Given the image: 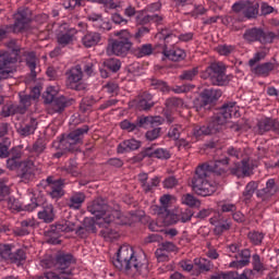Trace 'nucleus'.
<instances>
[{"mask_svg": "<svg viewBox=\"0 0 279 279\" xmlns=\"http://www.w3.org/2000/svg\"><path fill=\"white\" fill-rule=\"evenodd\" d=\"M66 81L65 86L70 88V90H84V84L82 80H84V72L80 65H75L66 71Z\"/></svg>", "mask_w": 279, "mask_h": 279, "instance_id": "obj_15", "label": "nucleus"}, {"mask_svg": "<svg viewBox=\"0 0 279 279\" xmlns=\"http://www.w3.org/2000/svg\"><path fill=\"white\" fill-rule=\"evenodd\" d=\"M32 100H34L32 95H20V105H17V108L24 110L25 114L29 106H32Z\"/></svg>", "mask_w": 279, "mask_h": 279, "instance_id": "obj_54", "label": "nucleus"}, {"mask_svg": "<svg viewBox=\"0 0 279 279\" xmlns=\"http://www.w3.org/2000/svg\"><path fill=\"white\" fill-rule=\"evenodd\" d=\"M181 203L184 204L185 206H189L190 208H195L201 206V202L199 199H197L195 196H193L192 194H184L181 197Z\"/></svg>", "mask_w": 279, "mask_h": 279, "instance_id": "obj_46", "label": "nucleus"}, {"mask_svg": "<svg viewBox=\"0 0 279 279\" xmlns=\"http://www.w3.org/2000/svg\"><path fill=\"white\" fill-rule=\"evenodd\" d=\"M102 65L105 69H108V71H111V73H119V71H121V60L116 58L106 59Z\"/></svg>", "mask_w": 279, "mask_h": 279, "instance_id": "obj_42", "label": "nucleus"}, {"mask_svg": "<svg viewBox=\"0 0 279 279\" xmlns=\"http://www.w3.org/2000/svg\"><path fill=\"white\" fill-rule=\"evenodd\" d=\"M151 32V27L149 26H137V29L134 35H132V38L136 40V43H141L142 38H145L147 34Z\"/></svg>", "mask_w": 279, "mask_h": 279, "instance_id": "obj_52", "label": "nucleus"}, {"mask_svg": "<svg viewBox=\"0 0 279 279\" xmlns=\"http://www.w3.org/2000/svg\"><path fill=\"white\" fill-rule=\"evenodd\" d=\"M56 95L58 92L53 87H48L44 94L45 104H50L49 114H62V111L69 108V99L64 96L56 97Z\"/></svg>", "mask_w": 279, "mask_h": 279, "instance_id": "obj_9", "label": "nucleus"}, {"mask_svg": "<svg viewBox=\"0 0 279 279\" xmlns=\"http://www.w3.org/2000/svg\"><path fill=\"white\" fill-rule=\"evenodd\" d=\"M278 191H279V186H278V183H276V179H269L266 182V186L262 190H258L256 195L257 197H259L265 202L266 199H269V197H274V195H276Z\"/></svg>", "mask_w": 279, "mask_h": 279, "instance_id": "obj_27", "label": "nucleus"}, {"mask_svg": "<svg viewBox=\"0 0 279 279\" xmlns=\"http://www.w3.org/2000/svg\"><path fill=\"white\" fill-rule=\"evenodd\" d=\"M202 80H208L211 86H228L230 76L226 74L223 63L214 62L201 72Z\"/></svg>", "mask_w": 279, "mask_h": 279, "instance_id": "obj_8", "label": "nucleus"}, {"mask_svg": "<svg viewBox=\"0 0 279 279\" xmlns=\"http://www.w3.org/2000/svg\"><path fill=\"white\" fill-rule=\"evenodd\" d=\"M118 39H111L107 46V56H118L119 58H125L128 52L132 53V34L128 29L117 31L113 33Z\"/></svg>", "mask_w": 279, "mask_h": 279, "instance_id": "obj_5", "label": "nucleus"}, {"mask_svg": "<svg viewBox=\"0 0 279 279\" xmlns=\"http://www.w3.org/2000/svg\"><path fill=\"white\" fill-rule=\"evenodd\" d=\"M45 149H47V143L43 138H37L33 144L32 154H36L37 158L40 154H45Z\"/></svg>", "mask_w": 279, "mask_h": 279, "instance_id": "obj_49", "label": "nucleus"}, {"mask_svg": "<svg viewBox=\"0 0 279 279\" xmlns=\"http://www.w3.org/2000/svg\"><path fill=\"white\" fill-rule=\"evenodd\" d=\"M219 124L216 123V121L213 119V117L209 119L208 125L203 126H194L193 134L196 138H199V136H208L209 134H217V132H220Z\"/></svg>", "mask_w": 279, "mask_h": 279, "instance_id": "obj_24", "label": "nucleus"}, {"mask_svg": "<svg viewBox=\"0 0 279 279\" xmlns=\"http://www.w3.org/2000/svg\"><path fill=\"white\" fill-rule=\"evenodd\" d=\"M75 234L80 236V239H88L90 234L97 232V227L95 226V219L85 218L83 220L82 226L77 227L75 225Z\"/></svg>", "mask_w": 279, "mask_h": 279, "instance_id": "obj_22", "label": "nucleus"}, {"mask_svg": "<svg viewBox=\"0 0 279 279\" xmlns=\"http://www.w3.org/2000/svg\"><path fill=\"white\" fill-rule=\"evenodd\" d=\"M116 269L124 271L131 278H146L149 276V260L147 258H138L134 255V248L130 245H122L118 253L117 258L112 262Z\"/></svg>", "mask_w": 279, "mask_h": 279, "instance_id": "obj_3", "label": "nucleus"}, {"mask_svg": "<svg viewBox=\"0 0 279 279\" xmlns=\"http://www.w3.org/2000/svg\"><path fill=\"white\" fill-rule=\"evenodd\" d=\"M0 114L5 119L12 117V114H25V109L19 108V105H4Z\"/></svg>", "mask_w": 279, "mask_h": 279, "instance_id": "obj_39", "label": "nucleus"}, {"mask_svg": "<svg viewBox=\"0 0 279 279\" xmlns=\"http://www.w3.org/2000/svg\"><path fill=\"white\" fill-rule=\"evenodd\" d=\"M0 256L4 260H10L12 259V245L11 244H3L0 246Z\"/></svg>", "mask_w": 279, "mask_h": 279, "instance_id": "obj_56", "label": "nucleus"}, {"mask_svg": "<svg viewBox=\"0 0 279 279\" xmlns=\"http://www.w3.org/2000/svg\"><path fill=\"white\" fill-rule=\"evenodd\" d=\"M209 223L214 226V234L216 236H221L223 232H228L232 228V221L226 218L223 214L218 213L209 219Z\"/></svg>", "mask_w": 279, "mask_h": 279, "instance_id": "obj_19", "label": "nucleus"}, {"mask_svg": "<svg viewBox=\"0 0 279 279\" xmlns=\"http://www.w3.org/2000/svg\"><path fill=\"white\" fill-rule=\"evenodd\" d=\"M180 134H182V125L180 124H173L168 132L169 138H172L173 141H178Z\"/></svg>", "mask_w": 279, "mask_h": 279, "instance_id": "obj_58", "label": "nucleus"}, {"mask_svg": "<svg viewBox=\"0 0 279 279\" xmlns=\"http://www.w3.org/2000/svg\"><path fill=\"white\" fill-rule=\"evenodd\" d=\"M252 73L257 77H269L272 71H276V63L274 62H265L262 64H257L251 69Z\"/></svg>", "mask_w": 279, "mask_h": 279, "instance_id": "obj_28", "label": "nucleus"}, {"mask_svg": "<svg viewBox=\"0 0 279 279\" xmlns=\"http://www.w3.org/2000/svg\"><path fill=\"white\" fill-rule=\"evenodd\" d=\"M160 35L162 36L166 44L169 43V38H175V35H173V33L168 29H162ZM166 44L162 49L165 58L171 60L172 62H181V60H184V58H186V52H184V50L180 48L169 49L167 48Z\"/></svg>", "mask_w": 279, "mask_h": 279, "instance_id": "obj_13", "label": "nucleus"}, {"mask_svg": "<svg viewBox=\"0 0 279 279\" xmlns=\"http://www.w3.org/2000/svg\"><path fill=\"white\" fill-rule=\"evenodd\" d=\"M197 75H199V68L195 66L190 70H184L179 76V80H181L182 82H193V80H195Z\"/></svg>", "mask_w": 279, "mask_h": 279, "instance_id": "obj_44", "label": "nucleus"}, {"mask_svg": "<svg viewBox=\"0 0 279 279\" xmlns=\"http://www.w3.org/2000/svg\"><path fill=\"white\" fill-rule=\"evenodd\" d=\"M38 219L44 223H51L56 219V211L52 204L44 205L43 209L38 211Z\"/></svg>", "mask_w": 279, "mask_h": 279, "instance_id": "obj_34", "label": "nucleus"}, {"mask_svg": "<svg viewBox=\"0 0 279 279\" xmlns=\"http://www.w3.org/2000/svg\"><path fill=\"white\" fill-rule=\"evenodd\" d=\"M97 101H99V99H96L95 96L84 97L81 102L82 112H88V110H90V108H93Z\"/></svg>", "mask_w": 279, "mask_h": 279, "instance_id": "obj_48", "label": "nucleus"}, {"mask_svg": "<svg viewBox=\"0 0 279 279\" xmlns=\"http://www.w3.org/2000/svg\"><path fill=\"white\" fill-rule=\"evenodd\" d=\"M159 250L169 254L171 252H178V246L173 242L166 241L159 244Z\"/></svg>", "mask_w": 279, "mask_h": 279, "instance_id": "obj_62", "label": "nucleus"}, {"mask_svg": "<svg viewBox=\"0 0 279 279\" xmlns=\"http://www.w3.org/2000/svg\"><path fill=\"white\" fill-rule=\"evenodd\" d=\"M156 106L154 95L149 92H142L136 97V108L140 111L149 112Z\"/></svg>", "mask_w": 279, "mask_h": 279, "instance_id": "obj_21", "label": "nucleus"}, {"mask_svg": "<svg viewBox=\"0 0 279 279\" xmlns=\"http://www.w3.org/2000/svg\"><path fill=\"white\" fill-rule=\"evenodd\" d=\"M121 130H126V132H135V130H138V126L136 125L135 122H130V120H123L120 123Z\"/></svg>", "mask_w": 279, "mask_h": 279, "instance_id": "obj_64", "label": "nucleus"}, {"mask_svg": "<svg viewBox=\"0 0 279 279\" xmlns=\"http://www.w3.org/2000/svg\"><path fill=\"white\" fill-rule=\"evenodd\" d=\"M223 92L221 89L205 88L201 92L199 97L194 100L196 108H206V106H215L221 99Z\"/></svg>", "mask_w": 279, "mask_h": 279, "instance_id": "obj_12", "label": "nucleus"}, {"mask_svg": "<svg viewBox=\"0 0 279 279\" xmlns=\"http://www.w3.org/2000/svg\"><path fill=\"white\" fill-rule=\"evenodd\" d=\"M7 206L10 210H23V205H21V202L14 197H9L7 199Z\"/></svg>", "mask_w": 279, "mask_h": 279, "instance_id": "obj_61", "label": "nucleus"}, {"mask_svg": "<svg viewBox=\"0 0 279 279\" xmlns=\"http://www.w3.org/2000/svg\"><path fill=\"white\" fill-rule=\"evenodd\" d=\"M235 102H227L225 104L218 112L214 113L211 116L213 120L216 121L217 125L220 130H222L223 125L228 123V114H230V111L232 110L231 107H234Z\"/></svg>", "mask_w": 279, "mask_h": 279, "instance_id": "obj_26", "label": "nucleus"}, {"mask_svg": "<svg viewBox=\"0 0 279 279\" xmlns=\"http://www.w3.org/2000/svg\"><path fill=\"white\" fill-rule=\"evenodd\" d=\"M45 189L52 199L64 197V180L62 179L56 180L53 177H48Z\"/></svg>", "mask_w": 279, "mask_h": 279, "instance_id": "obj_18", "label": "nucleus"}, {"mask_svg": "<svg viewBox=\"0 0 279 279\" xmlns=\"http://www.w3.org/2000/svg\"><path fill=\"white\" fill-rule=\"evenodd\" d=\"M21 178L26 182H31L36 178V174L43 173V165L36 162L32 158H27L22 161Z\"/></svg>", "mask_w": 279, "mask_h": 279, "instance_id": "obj_16", "label": "nucleus"}, {"mask_svg": "<svg viewBox=\"0 0 279 279\" xmlns=\"http://www.w3.org/2000/svg\"><path fill=\"white\" fill-rule=\"evenodd\" d=\"M90 128L83 125L81 128L71 131L68 135H62L59 142L53 143L54 149H63L64 151H77L78 145L84 143V136L88 134Z\"/></svg>", "mask_w": 279, "mask_h": 279, "instance_id": "obj_6", "label": "nucleus"}, {"mask_svg": "<svg viewBox=\"0 0 279 279\" xmlns=\"http://www.w3.org/2000/svg\"><path fill=\"white\" fill-rule=\"evenodd\" d=\"M65 218H62L56 225L50 226L49 230L45 232L46 242L50 245H60V236L62 232H75V220L71 217V213L64 211Z\"/></svg>", "mask_w": 279, "mask_h": 279, "instance_id": "obj_7", "label": "nucleus"}, {"mask_svg": "<svg viewBox=\"0 0 279 279\" xmlns=\"http://www.w3.org/2000/svg\"><path fill=\"white\" fill-rule=\"evenodd\" d=\"M160 132H162L161 128H155L146 132L145 138L147 141H156V138H160Z\"/></svg>", "mask_w": 279, "mask_h": 279, "instance_id": "obj_63", "label": "nucleus"}, {"mask_svg": "<svg viewBox=\"0 0 279 279\" xmlns=\"http://www.w3.org/2000/svg\"><path fill=\"white\" fill-rule=\"evenodd\" d=\"M38 128V120H36L33 117H29L28 119H26V122L24 125H21L17 129V133L20 134V136H32V134H34V132H36Z\"/></svg>", "mask_w": 279, "mask_h": 279, "instance_id": "obj_31", "label": "nucleus"}, {"mask_svg": "<svg viewBox=\"0 0 279 279\" xmlns=\"http://www.w3.org/2000/svg\"><path fill=\"white\" fill-rule=\"evenodd\" d=\"M88 213L92 215H95L101 221L104 217H108L110 215V211L108 210V204H106V201L102 198H96L94 199L88 206H87Z\"/></svg>", "mask_w": 279, "mask_h": 279, "instance_id": "obj_20", "label": "nucleus"}, {"mask_svg": "<svg viewBox=\"0 0 279 279\" xmlns=\"http://www.w3.org/2000/svg\"><path fill=\"white\" fill-rule=\"evenodd\" d=\"M156 121V119H154V117L151 116H142V117H138L136 120H135V123L137 125V130L140 128H147V125H154V122Z\"/></svg>", "mask_w": 279, "mask_h": 279, "instance_id": "obj_53", "label": "nucleus"}, {"mask_svg": "<svg viewBox=\"0 0 279 279\" xmlns=\"http://www.w3.org/2000/svg\"><path fill=\"white\" fill-rule=\"evenodd\" d=\"M71 274H73L72 270H64V271L59 270V272L49 271L45 274L44 279H71L69 278Z\"/></svg>", "mask_w": 279, "mask_h": 279, "instance_id": "obj_47", "label": "nucleus"}, {"mask_svg": "<svg viewBox=\"0 0 279 279\" xmlns=\"http://www.w3.org/2000/svg\"><path fill=\"white\" fill-rule=\"evenodd\" d=\"M265 58H267V53L265 51L256 52L254 57L248 60V66L253 69L254 66H256V64H258V62L265 60Z\"/></svg>", "mask_w": 279, "mask_h": 279, "instance_id": "obj_59", "label": "nucleus"}, {"mask_svg": "<svg viewBox=\"0 0 279 279\" xmlns=\"http://www.w3.org/2000/svg\"><path fill=\"white\" fill-rule=\"evenodd\" d=\"M86 202V194L83 192H74L66 201L65 204L72 210H80L82 208V204Z\"/></svg>", "mask_w": 279, "mask_h": 279, "instance_id": "obj_30", "label": "nucleus"}, {"mask_svg": "<svg viewBox=\"0 0 279 279\" xmlns=\"http://www.w3.org/2000/svg\"><path fill=\"white\" fill-rule=\"evenodd\" d=\"M243 38L246 43H260V45H271L276 38V33L266 32L263 27H252L244 32Z\"/></svg>", "mask_w": 279, "mask_h": 279, "instance_id": "obj_10", "label": "nucleus"}, {"mask_svg": "<svg viewBox=\"0 0 279 279\" xmlns=\"http://www.w3.org/2000/svg\"><path fill=\"white\" fill-rule=\"evenodd\" d=\"M27 258V253L24 248H17L14 253L11 254L10 263H23Z\"/></svg>", "mask_w": 279, "mask_h": 279, "instance_id": "obj_55", "label": "nucleus"}, {"mask_svg": "<svg viewBox=\"0 0 279 279\" xmlns=\"http://www.w3.org/2000/svg\"><path fill=\"white\" fill-rule=\"evenodd\" d=\"M77 66L81 68V71H83V77L86 75V77H92V75L95 74V62L86 59L85 61H82Z\"/></svg>", "mask_w": 279, "mask_h": 279, "instance_id": "obj_41", "label": "nucleus"}, {"mask_svg": "<svg viewBox=\"0 0 279 279\" xmlns=\"http://www.w3.org/2000/svg\"><path fill=\"white\" fill-rule=\"evenodd\" d=\"M136 149H141V141L131 138L121 142L117 147V153L128 154L130 151H136Z\"/></svg>", "mask_w": 279, "mask_h": 279, "instance_id": "obj_32", "label": "nucleus"}, {"mask_svg": "<svg viewBox=\"0 0 279 279\" xmlns=\"http://www.w3.org/2000/svg\"><path fill=\"white\" fill-rule=\"evenodd\" d=\"M7 47L10 51L0 52V82L1 80H8V77L16 72L14 64L19 60L21 61L23 57L26 58V66L31 71V76L33 80L36 78L38 75V58L36 57V52H29L25 48H21L15 39L10 40Z\"/></svg>", "mask_w": 279, "mask_h": 279, "instance_id": "obj_2", "label": "nucleus"}, {"mask_svg": "<svg viewBox=\"0 0 279 279\" xmlns=\"http://www.w3.org/2000/svg\"><path fill=\"white\" fill-rule=\"evenodd\" d=\"M131 53L135 58H147L154 53V46L151 44H144L138 47L132 46Z\"/></svg>", "mask_w": 279, "mask_h": 279, "instance_id": "obj_36", "label": "nucleus"}, {"mask_svg": "<svg viewBox=\"0 0 279 279\" xmlns=\"http://www.w3.org/2000/svg\"><path fill=\"white\" fill-rule=\"evenodd\" d=\"M160 184V178L155 177L151 179L150 183L149 182H145L142 185V189L145 193H151V191L154 190V187L158 186Z\"/></svg>", "mask_w": 279, "mask_h": 279, "instance_id": "obj_57", "label": "nucleus"}, {"mask_svg": "<svg viewBox=\"0 0 279 279\" xmlns=\"http://www.w3.org/2000/svg\"><path fill=\"white\" fill-rule=\"evenodd\" d=\"M102 37L98 32H87L82 37V45L85 49H90L92 47H97L101 43Z\"/></svg>", "mask_w": 279, "mask_h": 279, "instance_id": "obj_29", "label": "nucleus"}, {"mask_svg": "<svg viewBox=\"0 0 279 279\" xmlns=\"http://www.w3.org/2000/svg\"><path fill=\"white\" fill-rule=\"evenodd\" d=\"M236 47L233 45H220L217 47V51L220 56H230V53H234Z\"/></svg>", "mask_w": 279, "mask_h": 279, "instance_id": "obj_60", "label": "nucleus"}, {"mask_svg": "<svg viewBox=\"0 0 279 279\" xmlns=\"http://www.w3.org/2000/svg\"><path fill=\"white\" fill-rule=\"evenodd\" d=\"M76 259L75 257H73V254H59L56 257V270L57 271H71V269H69L72 265H75Z\"/></svg>", "mask_w": 279, "mask_h": 279, "instance_id": "obj_25", "label": "nucleus"}, {"mask_svg": "<svg viewBox=\"0 0 279 279\" xmlns=\"http://www.w3.org/2000/svg\"><path fill=\"white\" fill-rule=\"evenodd\" d=\"M257 189H258V182L256 181H250L246 184L242 193V199L243 202H245V204H247L252 199V197H254V193H256Z\"/></svg>", "mask_w": 279, "mask_h": 279, "instance_id": "obj_37", "label": "nucleus"}, {"mask_svg": "<svg viewBox=\"0 0 279 279\" xmlns=\"http://www.w3.org/2000/svg\"><path fill=\"white\" fill-rule=\"evenodd\" d=\"M222 279H254V270L246 268L242 274L239 271H222Z\"/></svg>", "mask_w": 279, "mask_h": 279, "instance_id": "obj_35", "label": "nucleus"}, {"mask_svg": "<svg viewBox=\"0 0 279 279\" xmlns=\"http://www.w3.org/2000/svg\"><path fill=\"white\" fill-rule=\"evenodd\" d=\"M165 106L169 110H175V108H182L184 106V100L182 98L171 97L166 99Z\"/></svg>", "mask_w": 279, "mask_h": 279, "instance_id": "obj_51", "label": "nucleus"}, {"mask_svg": "<svg viewBox=\"0 0 279 279\" xmlns=\"http://www.w3.org/2000/svg\"><path fill=\"white\" fill-rule=\"evenodd\" d=\"M276 119L265 118L257 123L258 134H265V132H274V124Z\"/></svg>", "mask_w": 279, "mask_h": 279, "instance_id": "obj_40", "label": "nucleus"}, {"mask_svg": "<svg viewBox=\"0 0 279 279\" xmlns=\"http://www.w3.org/2000/svg\"><path fill=\"white\" fill-rule=\"evenodd\" d=\"M165 17L160 14H147L144 11L137 12L135 16L136 27H149V23H162Z\"/></svg>", "mask_w": 279, "mask_h": 279, "instance_id": "obj_23", "label": "nucleus"}, {"mask_svg": "<svg viewBox=\"0 0 279 279\" xmlns=\"http://www.w3.org/2000/svg\"><path fill=\"white\" fill-rule=\"evenodd\" d=\"M77 29L69 27V24H61L56 34L57 44L59 47H70L77 40Z\"/></svg>", "mask_w": 279, "mask_h": 279, "instance_id": "obj_14", "label": "nucleus"}, {"mask_svg": "<svg viewBox=\"0 0 279 279\" xmlns=\"http://www.w3.org/2000/svg\"><path fill=\"white\" fill-rule=\"evenodd\" d=\"M29 23H32V11L28 8H20L14 14V34H21Z\"/></svg>", "mask_w": 279, "mask_h": 279, "instance_id": "obj_17", "label": "nucleus"}, {"mask_svg": "<svg viewBox=\"0 0 279 279\" xmlns=\"http://www.w3.org/2000/svg\"><path fill=\"white\" fill-rule=\"evenodd\" d=\"M252 258L253 269H251V271L254 272V278H256V274H263V271H265V264H263L260 255L258 254H254Z\"/></svg>", "mask_w": 279, "mask_h": 279, "instance_id": "obj_45", "label": "nucleus"}, {"mask_svg": "<svg viewBox=\"0 0 279 279\" xmlns=\"http://www.w3.org/2000/svg\"><path fill=\"white\" fill-rule=\"evenodd\" d=\"M247 239L252 243V245H262L263 239H265V233L259 231H251L247 234Z\"/></svg>", "mask_w": 279, "mask_h": 279, "instance_id": "obj_50", "label": "nucleus"}, {"mask_svg": "<svg viewBox=\"0 0 279 279\" xmlns=\"http://www.w3.org/2000/svg\"><path fill=\"white\" fill-rule=\"evenodd\" d=\"M228 165H230V157L198 165L191 179L190 186L192 191L196 193V195H201V197L215 195V193H217V184L210 182L208 178H210L211 173L219 178H226L228 171H230Z\"/></svg>", "mask_w": 279, "mask_h": 279, "instance_id": "obj_1", "label": "nucleus"}, {"mask_svg": "<svg viewBox=\"0 0 279 279\" xmlns=\"http://www.w3.org/2000/svg\"><path fill=\"white\" fill-rule=\"evenodd\" d=\"M232 10L239 14L242 12L245 19H258L260 14V4L256 1L240 0L232 5Z\"/></svg>", "mask_w": 279, "mask_h": 279, "instance_id": "obj_11", "label": "nucleus"}, {"mask_svg": "<svg viewBox=\"0 0 279 279\" xmlns=\"http://www.w3.org/2000/svg\"><path fill=\"white\" fill-rule=\"evenodd\" d=\"M194 267L198 269L196 276H199V274L208 272L213 269V262L206 258H195Z\"/></svg>", "mask_w": 279, "mask_h": 279, "instance_id": "obj_38", "label": "nucleus"}, {"mask_svg": "<svg viewBox=\"0 0 279 279\" xmlns=\"http://www.w3.org/2000/svg\"><path fill=\"white\" fill-rule=\"evenodd\" d=\"M136 221H141L138 215L134 213L123 215L121 214V210L113 209L98 221V226L99 228H102L100 234L104 236V239H109L112 241V239H117L118 233L108 226H112V223L116 226H132V223H136Z\"/></svg>", "mask_w": 279, "mask_h": 279, "instance_id": "obj_4", "label": "nucleus"}, {"mask_svg": "<svg viewBox=\"0 0 279 279\" xmlns=\"http://www.w3.org/2000/svg\"><path fill=\"white\" fill-rule=\"evenodd\" d=\"M240 257V260H233L229 264L231 269H243V267H247V265H250V259L252 258V252L247 248L242 250Z\"/></svg>", "mask_w": 279, "mask_h": 279, "instance_id": "obj_33", "label": "nucleus"}, {"mask_svg": "<svg viewBox=\"0 0 279 279\" xmlns=\"http://www.w3.org/2000/svg\"><path fill=\"white\" fill-rule=\"evenodd\" d=\"M150 86L154 90H159L160 93H171V87L162 80L150 78Z\"/></svg>", "mask_w": 279, "mask_h": 279, "instance_id": "obj_43", "label": "nucleus"}]
</instances>
